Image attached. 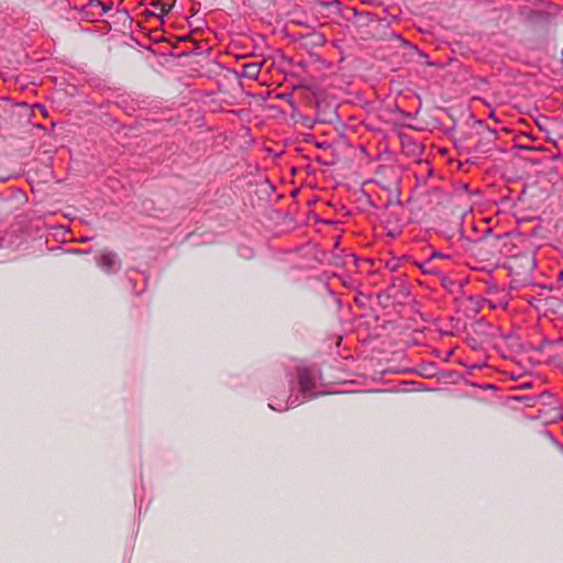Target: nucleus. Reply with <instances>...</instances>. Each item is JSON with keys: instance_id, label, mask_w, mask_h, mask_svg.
Instances as JSON below:
<instances>
[{"instance_id": "f257e3e1", "label": "nucleus", "mask_w": 563, "mask_h": 563, "mask_svg": "<svg viewBox=\"0 0 563 563\" xmlns=\"http://www.w3.org/2000/svg\"><path fill=\"white\" fill-rule=\"evenodd\" d=\"M319 378V369L316 367H299L298 368V386L299 391L302 395V399L299 396L290 394L285 406L277 407L273 402L268 404V407L275 411H285L289 408L297 407L303 401L313 399L323 393H316L317 379Z\"/></svg>"}, {"instance_id": "f03ea898", "label": "nucleus", "mask_w": 563, "mask_h": 563, "mask_svg": "<svg viewBox=\"0 0 563 563\" xmlns=\"http://www.w3.org/2000/svg\"><path fill=\"white\" fill-rule=\"evenodd\" d=\"M537 266L534 255L530 252L512 256L507 262L512 289L525 288L533 284V271Z\"/></svg>"}, {"instance_id": "7ed1b4c3", "label": "nucleus", "mask_w": 563, "mask_h": 563, "mask_svg": "<svg viewBox=\"0 0 563 563\" xmlns=\"http://www.w3.org/2000/svg\"><path fill=\"white\" fill-rule=\"evenodd\" d=\"M97 265L104 273L113 274L121 268V261L115 252L107 251L98 257Z\"/></svg>"}, {"instance_id": "20e7f679", "label": "nucleus", "mask_w": 563, "mask_h": 563, "mask_svg": "<svg viewBox=\"0 0 563 563\" xmlns=\"http://www.w3.org/2000/svg\"><path fill=\"white\" fill-rule=\"evenodd\" d=\"M398 40L401 41L405 45L406 52L404 53L405 57L408 58L409 62H413L419 67L423 66H434L435 64L430 62L428 56L419 51L416 46H410L406 41H404L400 36Z\"/></svg>"}, {"instance_id": "39448f33", "label": "nucleus", "mask_w": 563, "mask_h": 563, "mask_svg": "<svg viewBox=\"0 0 563 563\" xmlns=\"http://www.w3.org/2000/svg\"><path fill=\"white\" fill-rule=\"evenodd\" d=\"M517 400H536V398H530V397H517L516 398ZM537 399L539 400H543V404H555V413L553 416V419H556V418H562V412H561V409H560V406L558 405V401L553 399L552 395L551 394H548V393H543L541 395H539L537 397Z\"/></svg>"}, {"instance_id": "423d86ee", "label": "nucleus", "mask_w": 563, "mask_h": 563, "mask_svg": "<svg viewBox=\"0 0 563 563\" xmlns=\"http://www.w3.org/2000/svg\"><path fill=\"white\" fill-rule=\"evenodd\" d=\"M252 68L260 69L261 68V64H257V63H245V64L242 65V70L243 71L250 70Z\"/></svg>"}, {"instance_id": "0eeeda50", "label": "nucleus", "mask_w": 563, "mask_h": 563, "mask_svg": "<svg viewBox=\"0 0 563 563\" xmlns=\"http://www.w3.org/2000/svg\"><path fill=\"white\" fill-rule=\"evenodd\" d=\"M239 77H246V78H257L260 73H235Z\"/></svg>"}, {"instance_id": "6e6552de", "label": "nucleus", "mask_w": 563, "mask_h": 563, "mask_svg": "<svg viewBox=\"0 0 563 563\" xmlns=\"http://www.w3.org/2000/svg\"><path fill=\"white\" fill-rule=\"evenodd\" d=\"M429 264H430V261H427V262H424L423 264H421V265H420V267H421V269H422V272H423V273H427V274H433V273H434V271L428 267V266H429Z\"/></svg>"}, {"instance_id": "1a4fd4ad", "label": "nucleus", "mask_w": 563, "mask_h": 563, "mask_svg": "<svg viewBox=\"0 0 563 563\" xmlns=\"http://www.w3.org/2000/svg\"><path fill=\"white\" fill-rule=\"evenodd\" d=\"M434 258H450V255H443L442 253L440 252H433L430 256V260L429 261H432Z\"/></svg>"}, {"instance_id": "9d476101", "label": "nucleus", "mask_w": 563, "mask_h": 563, "mask_svg": "<svg viewBox=\"0 0 563 563\" xmlns=\"http://www.w3.org/2000/svg\"><path fill=\"white\" fill-rule=\"evenodd\" d=\"M240 255L243 256V257H252V250L250 249H241L240 250Z\"/></svg>"}, {"instance_id": "9b49d317", "label": "nucleus", "mask_w": 563, "mask_h": 563, "mask_svg": "<svg viewBox=\"0 0 563 563\" xmlns=\"http://www.w3.org/2000/svg\"><path fill=\"white\" fill-rule=\"evenodd\" d=\"M496 135H497V132L495 130L487 129V139L489 141L496 139Z\"/></svg>"}, {"instance_id": "f8f14e48", "label": "nucleus", "mask_w": 563, "mask_h": 563, "mask_svg": "<svg viewBox=\"0 0 563 563\" xmlns=\"http://www.w3.org/2000/svg\"><path fill=\"white\" fill-rule=\"evenodd\" d=\"M489 306L493 308V309H496V308H503L505 309L507 307V303H503V302H497V303H493L489 301Z\"/></svg>"}, {"instance_id": "ddd939ff", "label": "nucleus", "mask_w": 563, "mask_h": 563, "mask_svg": "<svg viewBox=\"0 0 563 563\" xmlns=\"http://www.w3.org/2000/svg\"><path fill=\"white\" fill-rule=\"evenodd\" d=\"M558 283L563 284V269L559 272L558 274Z\"/></svg>"}, {"instance_id": "4468645a", "label": "nucleus", "mask_w": 563, "mask_h": 563, "mask_svg": "<svg viewBox=\"0 0 563 563\" xmlns=\"http://www.w3.org/2000/svg\"><path fill=\"white\" fill-rule=\"evenodd\" d=\"M531 386V383H525L520 387L521 388H529Z\"/></svg>"}, {"instance_id": "2eb2a0df", "label": "nucleus", "mask_w": 563, "mask_h": 563, "mask_svg": "<svg viewBox=\"0 0 563 563\" xmlns=\"http://www.w3.org/2000/svg\"><path fill=\"white\" fill-rule=\"evenodd\" d=\"M91 240H92V238H89V236H86V238H82V239H81V241H82V242H89V241H91Z\"/></svg>"}, {"instance_id": "dca6fc26", "label": "nucleus", "mask_w": 563, "mask_h": 563, "mask_svg": "<svg viewBox=\"0 0 563 563\" xmlns=\"http://www.w3.org/2000/svg\"><path fill=\"white\" fill-rule=\"evenodd\" d=\"M485 242H486V236H483V238H481V239L478 240V243H481V244H482V243H485Z\"/></svg>"}, {"instance_id": "f3484780", "label": "nucleus", "mask_w": 563, "mask_h": 563, "mask_svg": "<svg viewBox=\"0 0 563 563\" xmlns=\"http://www.w3.org/2000/svg\"><path fill=\"white\" fill-rule=\"evenodd\" d=\"M558 449L560 450V452L563 454V445L562 444H558Z\"/></svg>"}, {"instance_id": "a211bd4d", "label": "nucleus", "mask_w": 563, "mask_h": 563, "mask_svg": "<svg viewBox=\"0 0 563 563\" xmlns=\"http://www.w3.org/2000/svg\"><path fill=\"white\" fill-rule=\"evenodd\" d=\"M481 82H482L483 85H486V84H487V81H486L485 79H481Z\"/></svg>"}, {"instance_id": "6ab92c4d", "label": "nucleus", "mask_w": 563, "mask_h": 563, "mask_svg": "<svg viewBox=\"0 0 563 563\" xmlns=\"http://www.w3.org/2000/svg\"><path fill=\"white\" fill-rule=\"evenodd\" d=\"M486 232H487V234H490L493 232V230L488 229Z\"/></svg>"}]
</instances>
